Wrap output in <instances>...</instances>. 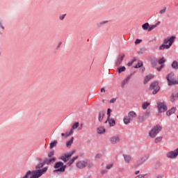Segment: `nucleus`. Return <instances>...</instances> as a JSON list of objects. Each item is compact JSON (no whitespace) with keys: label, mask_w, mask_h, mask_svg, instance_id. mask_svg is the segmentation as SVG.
Wrapping results in <instances>:
<instances>
[{"label":"nucleus","mask_w":178,"mask_h":178,"mask_svg":"<svg viewBox=\"0 0 178 178\" xmlns=\"http://www.w3.org/2000/svg\"><path fill=\"white\" fill-rule=\"evenodd\" d=\"M175 40H176V36H170L169 38H165L163 40V44L160 46V51H163V49H169L173 45L175 42Z\"/></svg>","instance_id":"nucleus-1"},{"label":"nucleus","mask_w":178,"mask_h":178,"mask_svg":"<svg viewBox=\"0 0 178 178\" xmlns=\"http://www.w3.org/2000/svg\"><path fill=\"white\" fill-rule=\"evenodd\" d=\"M67 167L63 162L58 161L54 163V168L56 170H54V173H63L66 170Z\"/></svg>","instance_id":"nucleus-2"},{"label":"nucleus","mask_w":178,"mask_h":178,"mask_svg":"<svg viewBox=\"0 0 178 178\" xmlns=\"http://www.w3.org/2000/svg\"><path fill=\"white\" fill-rule=\"evenodd\" d=\"M48 170V167H44L41 170H35L31 171V175L29 178H40L42 177L44 173H47Z\"/></svg>","instance_id":"nucleus-3"},{"label":"nucleus","mask_w":178,"mask_h":178,"mask_svg":"<svg viewBox=\"0 0 178 178\" xmlns=\"http://www.w3.org/2000/svg\"><path fill=\"white\" fill-rule=\"evenodd\" d=\"M161 130H162V127H161V125L157 124L154 126L149 133V137H151L152 138H155V137H156V135L159 134Z\"/></svg>","instance_id":"nucleus-4"},{"label":"nucleus","mask_w":178,"mask_h":178,"mask_svg":"<svg viewBox=\"0 0 178 178\" xmlns=\"http://www.w3.org/2000/svg\"><path fill=\"white\" fill-rule=\"evenodd\" d=\"M137 118V113L134 112V111H131L128 113V116L124 117V124H129L130 123L131 120H133V119Z\"/></svg>","instance_id":"nucleus-5"},{"label":"nucleus","mask_w":178,"mask_h":178,"mask_svg":"<svg viewBox=\"0 0 178 178\" xmlns=\"http://www.w3.org/2000/svg\"><path fill=\"white\" fill-rule=\"evenodd\" d=\"M149 90H153L152 94L155 95V94H158L159 90H161V87H159V83L158 81H154L150 84Z\"/></svg>","instance_id":"nucleus-6"},{"label":"nucleus","mask_w":178,"mask_h":178,"mask_svg":"<svg viewBox=\"0 0 178 178\" xmlns=\"http://www.w3.org/2000/svg\"><path fill=\"white\" fill-rule=\"evenodd\" d=\"M157 108L160 113H163V112L168 111V106H166L165 102H159L157 103Z\"/></svg>","instance_id":"nucleus-7"},{"label":"nucleus","mask_w":178,"mask_h":178,"mask_svg":"<svg viewBox=\"0 0 178 178\" xmlns=\"http://www.w3.org/2000/svg\"><path fill=\"white\" fill-rule=\"evenodd\" d=\"M173 77V73H170L166 76V80L168 86H175L177 84V81L175 80Z\"/></svg>","instance_id":"nucleus-8"},{"label":"nucleus","mask_w":178,"mask_h":178,"mask_svg":"<svg viewBox=\"0 0 178 178\" xmlns=\"http://www.w3.org/2000/svg\"><path fill=\"white\" fill-rule=\"evenodd\" d=\"M166 156L170 159H176V158L178 156V147L173 151L168 152L166 154Z\"/></svg>","instance_id":"nucleus-9"},{"label":"nucleus","mask_w":178,"mask_h":178,"mask_svg":"<svg viewBox=\"0 0 178 178\" xmlns=\"http://www.w3.org/2000/svg\"><path fill=\"white\" fill-rule=\"evenodd\" d=\"M134 73H136V72L131 73L128 76H127V78L125 79H124L122 81V83H121L122 88H124V86H126V84L128 83L129 81H130V79H131V77L133 76H134Z\"/></svg>","instance_id":"nucleus-10"},{"label":"nucleus","mask_w":178,"mask_h":178,"mask_svg":"<svg viewBox=\"0 0 178 178\" xmlns=\"http://www.w3.org/2000/svg\"><path fill=\"white\" fill-rule=\"evenodd\" d=\"M88 165V163L86 161H80L76 163V168L78 169H84Z\"/></svg>","instance_id":"nucleus-11"},{"label":"nucleus","mask_w":178,"mask_h":178,"mask_svg":"<svg viewBox=\"0 0 178 178\" xmlns=\"http://www.w3.org/2000/svg\"><path fill=\"white\" fill-rule=\"evenodd\" d=\"M43 161L44 162V165H54V163L56 162V157H52L50 159L46 158Z\"/></svg>","instance_id":"nucleus-12"},{"label":"nucleus","mask_w":178,"mask_h":178,"mask_svg":"<svg viewBox=\"0 0 178 178\" xmlns=\"http://www.w3.org/2000/svg\"><path fill=\"white\" fill-rule=\"evenodd\" d=\"M124 54H122L120 56H118V57L117 58L116 60H115V66L119 67L120 66L122 62H123V59H124Z\"/></svg>","instance_id":"nucleus-13"},{"label":"nucleus","mask_w":178,"mask_h":178,"mask_svg":"<svg viewBox=\"0 0 178 178\" xmlns=\"http://www.w3.org/2000/svg\"><path fill=\"white\" fill-rule=\"evenodd\" d=\"M120 141V137L119 136H112L110 138V143L111 144H118Z\"/></svg>","instance_id":"nucleus-14"},{"label":"nucleus","mask_w":178,"mask_h":178,"mask_svg":"<svg viewBox=\"0 0 178 178\" xmlns=\"http://www.w3.org/2000/svg\"><path fill=\"white\" fill-rule=\"evenodd\" d=\"M148 158H149V154H145L142 157L140 161H138V166H140V165H143V163L147 162Z\"/></svg>","instance_id":"nucleus-15"},{"label":"nucleus","mask_w":178,"mask_h":178,"mask_svg":"<svg viewBox=\"0 0 178 178\" xmlns=\"http://www.w3.org/2000/svg\"><path fill=\"white\" fill-rule=\"evenodd\" d=\"M145 120H147V118L145 117L144 113H139L138 116V122L139 123H144Z\"/></svg>","instance_id":"nucleus-16"},{"label":"nucleus","mask_w":178,"mask_h":178,"mask_svg":"<svg viewBox=\"0 0 178 178\" xmlns=\"http://www.w3.org/2000/svg\"><path fill=\"white\" fill-rule=\"evenodd\" d=\"M122 156L125 163H130V162L133 161V158L129 154H123Z\"/></svg>","instance_id":"nucleus-17"},{"label":"nucleus","mask_w":178,"mask_h":178,"mask_svg":"<svg viewBox=\"0 0 178 178\" xmlns=\"http://www.w3.org/2000/svg\"><path fill=\"white\" fill-rule=\"evenodd\" d=\"M106 111L102 110L99 111V115H98V120L99 122H102L104 120V117L105 116Z\"/></svg>","instance_id":"nucleus-18"},{"label":"nucleus","mask_w":178,"mask_h":178,"mask_svg":"<svg viewBox=\"0 0 178 178\" xmlns=\"http://www.w3.org/2000/svg\"><path fill=\"white\" fill-rule=\"evenodd\" d=\"M74 152H76V150H73L69 153L64 154V155H65L67 162V161H69L70 159V158H72V156H73V154H74Z\"/></svg>","instance_id":"nucleus-19"},{"label":"nucleus","mask_w":178,"mask_h":178,"mask_svg":"<svg viewBox=\"0 0 178 178\" xmlns=\"http://www.w3.org/2000/svg\"><path fill=\"white\" fill-rule=\"evenodd\" d=\"M176 112V107H172L171 109L168 110L166 112L167 116H170V115H173Z\"/></svg>","instance_id":"nucleus-20"},{"label":"nucleus","mask_w":178,"mask_h":178,"mask_svg":"<svg viewBox=\"0 0 178 178\" xmlns=\"http://www.w3.org/2000/svg\"><path fill=\"white\" fill-rule=\"evenodd\" d=\"M79 159V156H74L70 161L67 162V165L68 166H72V165L74 163V161H76V159Z\"/></svg>","instance_id":"nucleus-21"},{"label":"nucleus","mask_w":178,"mask_h":178,"mask_svg":"<svg viewBox=\"0 0 178 178\" xmlns=\"http://www.w3.org/2000/svg\"><path fill=\"white\" fill-rule=\"evenodd\" d=\"M151 79H154L153 75L149 74V75L146 76L145 77L144 84H147L148 83V81H149L151 80Z\"/></svg>","instance_id":"nucleus-22"},{"label":"nucleus","mask_w":178,"mask_h":178,"mask_svg":"<svg viewBox=\"0 0 178 178\" xmlns=\"http://www.w3.org/2000/svg\"><path fill=\"white\" fill-rule=\"evenodd\" d=\"M44 166H45V163H44V161H43V162L38 163V164L35 166V169H36V170H41L40 168H44Z\"/></svg>","instance_id":"nucleus-23"},{"label":"nucleus","mask_w":178,"mask_h":178,"mask_svg":"<svg viewBox=\"0 0 178 178\" xmlns=\"http://www.w3.org/2000/svg\"><path fill=\"white\" fill-rule=\"evenodd\" d=\"M73 140H74V138L72 137L71 139L66 143L67 148H70V147H72V144H73Z\"/></svg>","instance_id":"nucleus-24"},{"label":"nucleus","mask_w":178,"mask_h":178,"mask_svg":"<svg viewBox=\"0 0 178 178\" xmlns=\"http://www.w3.org/2000/svg\"><path fill=\"white\" fill-rule=\"evenodd\" d=\"M172 69L177 70L178 69V62L177 60H174L171 65Z\"/></svg>","instance_id":"nucleus-25"},{"label":"nucleus","mask_w":178,"mask_h":178,"mask_svg":"<svg viewBox=\"0 0 178 178\" xmlns=\"http://www.w3.org/2000/svg\"><path fill=\"white\" fill-rule=\"evenodd\" d=\"M105 131H106V129L103 127H100L97 129V133L99 134H104V133H105Z\"/></svg>","instance_id":"nucleus-26"},{"label":"nucleus","mask_w":178,"mask_h":178,"mask_svg":"<svg viewBox=\"0 0 178 178\" xmlns=\"http://www.w3.org/2000/svg\"><path fill=\"white\" fill-rule=\"evenodd\" d=\"M165 62H166V59H165V58H163V57L157 60V63H159V65H163V63H165Z\"/></svg>","instance_id":"nucleus-27"},{"label":"nucleus","mask_w":178,"mask_h":178,"mask_svg":"<svg viewBox=\"0 0 178 178\" xmlns=\"http://www.w3.org/2000/svg\"><path fill=\"white\" fill-rule=\"evenodd\" d=\"M149 27V23H148V22H145V24H143L142 25L143 30H145V31L148 30Z\"/></svg>","instance_id":"nucleus-28"},{"label":"nucleus","mask_w":178,"mask_h":178,"mask_svg":"<svg viewBox=\"0 0 178 178\" xmlns=\"http://www.w3.org/2000/svg\"><path fill=\"white\" fill-rule=\"evenodd\" d=\"M149 105H150L149 102H145L144 103H143L142 104V108L145 111V109H147V108H148Z\"/></svg>","instance_id":"nucleus-29"},{"label":"nucleus","mask_w":178,"mask_h":178,"mask_svg":"<svg viewBox=\"0 0 178 178\" xmlns=\"http://www.w3.org/2000/svg\"><path fill=\"white\" fill-rule=\"evenodd\" d=\"M122 72H126V67L122 66V67H119L118 68V72L119 73V74H120Z\"/></svg>","instance_id":"nucleus-30"},{"label":"nucleus","mask_w":178,"mask_h":178,"mask_svg":"<svg viewBox=\"0 0 178 178\" xmlns=\"http://www.w3.org/2000/svg\"><path fill=\"white\" fill-rule=\"evenodd\" d=\"M151 65H152V67H155V66H156V65H158V60L156 58L152 60Z\"/></svg>","instance_id":"nucleus-31"},{"label":"nucleus","mask_w":178,"mask_h":178,"mask_svg":"<svg viewBox=\"0 0 178 178\" xmlns=\"http://www.w3.org/2000/svg\"><path fill=\"white\" fill-rule=\"evenodd\" d=\"M143 66V62L141 60H138V63L134 66L135 69H139V67H142Z\"/></svg>","instance_id":"nucleus-32"},{"label":"nucleus","mask_w":178,"mask_h":178,"mask_svg":"<svg viewBox=\"0 0 178 178\" xmlns=\"http://www.w3.org/2000/svg\"><path fill=\"white\" fill-rule=\"evenodd\" d=\"M108 123H109V126L112 127L115 126V124H116V121H115V120L113 119H109Z\"/></svg>","instance_id":"nucleus-33"},{"label":"nucleus","mask_w":178,"mask_h":178,"mask_svg":"<svg viewBox=\"0 0 178 178\" xmlns=\"http://www.w3.org/2000/svg\"><path fill=\"white\" fill-rule=\"evenodd\" d=\"M56 144H58V141L56 140H54L52 143H51L49 146L50 149H52V148L56 147Z\"/></svg>","instance_id":"nucleus-34"},{"label":"nucleus","mask_w":178,"mask_h":178,"mask_svg":"<svg viewBox=\"0 0 178 178\" xmlns=\"http://www.w3.org/2000/svg\"><path fill=\"white\" fill-rule=\"evenodd\" d=\"M143 115H145V118H148L149 117V115H151V111L149 110H147L145 113H143Z\"/></svg>","instance_id":"nucleus-35"},{"label":"nucleus","mask_w":178,"mask_h":178,"mask_svg":"<svg viewBox=\"0 0 178 178\" xmlns=\"http://www.w3.org/2000/svg\"><path fill=\"white\" fill-rule=\"evenodd\" d=\"M79 122H74V124L72 125V127L71 129V130H74V129H77V127H79Z\"/></svg>","instance_id":"nucleus-36"},{"label":"nucleus","mask_w":178,"mask_h":178,"mask_svg":"<svg viewBox=\"0 0 178 178\" xmlns=\"http://www.w3.org/2000/svg\"><path fill=\"white\" fill-rule=\"evenodd\" d=\"M106 23H108V21H102L97 24V27H102V26H104V24H106Z\"/></svg>","instance_id":"nucleus-37"},{"label":"nucleus","mask_w":178,"mask_h":178,"mask_svg":"<svg viewBox=\"0 0 178 178\" xmlns=\"http://www.w3.org/2000/svg\"><path fill=\"white\" fill-rule=\"evenodd\" d=\"M60 159L64 162V163H66V162H67V160L66 159V156L65 154H63V156H61L60 157Z\"/></svg>","instance_id":"nucleus-38"},{"label":"nucleus","mask_w":178,"mask_h":178,"mask_svg":"<svg viewBox=\"0 0 178 178\" xmlns=\"http://www.w3.org/2000/svg\"><path fill=\"white\" fill-rule=\"evenodd\" d=\"M31 170L26 172V175L24 176V178H29L31 176Z\"/></svg>","instance_id":"nucleus-39"},{"label":"nucleus","mask_w":178,"mask_h":178,"mask_svg":"<svg viewBox=\"0 0 178 178\" xmlns=\"http://www.w3.org/2000/svg\"><path fill=\"white\" fill-rule=\"evenodd\" d=\"M112 112V110L111 108H108L107 109V118H108V120H109V119H111V113Z\"/></svg>","instance_id":"nucleus-40"},{"label":"nucleus","mask_w":178,"mask_h":178,"mask_svg":"<svg viewBox=\"0 0 178 178\" xmlns=\"http://www.w3.org/2000/svg\"><path fill=\"white\" fill-rule=\"evenodd\" d=\"M154 29H156V26H155V24L149 25L148 31H152L154 30Z\"/></svg>","instance_id":"nucleus-41"},{"label":"nucleus","mask_w":178,"mask_h":178,"mask_svg":"<svg viewBox=\"0 0 178 178\" xmlns=\"http://www.w3.org/2000/svg\"><path fill=\"white\" fill-rule=\"evenodd\" d=\"M161 141H162V137H157L155 140H154V143L156 144H158V143H161Z\"/></svg>","instance_id":"nucleus-42"},{"label":"nucleus","mask_w":178,"mask_h":178,"mask_svg":"<svg viewBox=\"0 0 178 178\" xmlns=\"http://www.w3.org/2000/svg\"><path fill=\"white\" fill-rule=\"evenodd\" d=\"M54 155H55V152L51 151L48 153L47 156H48V158H52V156H54Z\"/></svg>","instance_id":"nucleus-43"},{"label":"nucleus","mask_w":178,"mask_h":178,"mask_svg":"<svg viewBox=\"0 0 178 178\" xmlns=\"http://www.w3.org/2000/svg\"><path fill=\"white\" fill-rule=\"evenodd\" d=\"M171 102H175L176 101V97H175V93H172L170 97Z\"/></svg>","instance_id":"nucleus-44"},{"label":"nucleus","mask_w":178,"mask_h":178,"mask_svg":"<svg viewBox=\"0 0 178 178\" xmlns=\"http://www.w3.org/2000/svg\"><path fill=\"white\" fill-rule=\"evenodd\" d=\"M73 134V129H71L70 131L65 133V137H69L71 134Z\"/></svg>","instance_id":"nucleus-45"},{"label":"nucleus","mask_w":178,"mask_h":178,"mask_svg":"<svg viewBox=\"0 0 178 178\" xmlns=\"http://www.w3.org/2000/svg\"><path fill=\"white\" fill-rule=\"evenodd\" d=\"M112 168H113V163L107 165L106 166V169H107V170H109L112 169Z\"/></svg>","instance_id":"nucleus-46"},{"label":"nucleus","mask_w":178,"mask_h":178,"mask_svg":"<svg viewBox=\"0 0 178 178\" xmlns=\"http://www.w3.org/2000/svg\"><path fill=\"white\" fill-rule=\"evenodd\" d=\"M166 7H163V8L159 11L160 15H163V13L166 12Z\"/></svg>","instance_id":"nucleus-47"},{"label":"nucleus","mask_w":178,"mask_h":178,"mask_svg":"<svg viewBox=\"0 0 178 178\" xmlns=\"http://www.w3.org/2000/svg\"><path fill=\"white\" fill-rule=\"evenodd\" d=\"M144 52H145V48H142L138 51V54H139V55H143V54H144Z\"/></svg>","instance_id":"nucleus-48"},{"label":"nucleus","mask_w":178,"mask_h":178,"mask_svg":"<svg viewBox=\"0 0 178 178\" xmlns=\"http://www.w3.org/2000/svg\"><path fill=\"white\" fill-rule=\"evenodd\" d=\"M65 17H66V14H63V15H60L59 16V19L60 20H63L65 19Z\"/></svg>","instance_id":"nucleus-49"},{"label":"nucleus","mask_w":178,"mask_h":178,"mask_svg":"<svg viewBox=\"0 0 178 178\" xmlns=\"http://www.w3.org/2000/svg\"><path fill=\"white\" fill-rule=\"evenodd\" d=\"M142 40L141 39H136L135 41V45H138V44H140V42H142Z\"/></svg>","instance_id":"nucleus-50"},{"label":"nucleus","mask_w":178,"mask_h":178,"mask_svg":"<svg viewBox=\"0 0 178 178\" xmlns=\"http://www.w3.org/2000/svg\"><path fill=\"white\" fill-rule=\"evenodd\" d=\"M0 29H1L2 30H5V26H3V23L2 22V21H0Z\"/></svg>","instance_id":"nucleus-51"},{"label":"nucleus","mask_w":178,"mask_h":178,"mask_svg":"<svg viewBox=\"0 0 178 178\" xmlns=\"http://www.w3.org/2000/svg\"><path fill=\"white\" fill-rule=\"evenodd\" d=\"M102 156V154H97L96 156H95V159H101V157Z\"/></svg>","instance_id":"nucleus-52"},{"label":"nucleus","mask_w":178,"mask_h":178,"mask_svg":"<svg viewBox=\"0 0 178 178\" xmlns=\"http://www.w3.org/2000/svg\"><path fill=\"white\" fill-rule=\"evenodd\" d=\"M165 65H161L159 67H157V70L158 72H161V70H162V69H163Z\"/></svg>","instance_id":"nucleus-53"},{"label":"nucleus","mask_w":178,"mask_h":178,"mask_svg":"<svg viewBox=\"0 0 178 178\" xmlns=\"http://www.w3.org/2000/svg\"><path fill=\"white\" fill-rule=\"evenodd\" d=\"M93 167H94V163H88V168L89 169H91V168H93Z\"/></svg>","instance_id":"nucleus-54"},{"label":"nucleus","mask_w":178,"mask_h":178,"mask_svg":"<svg viewBox=\"0 0 178 178\" xmlns=\"http://www.w3.org/2000/svg\"><path fill=\"white\" fill-rule=\"evenodd\" d=\"M159 166H161V163L159 162H157L155 165V168L156 169H159Z\"/></svg>","instance_id":"nucleus-55"},{"label":"nucleus","mask_w":178,"mask_h":178,"mask_svg":"<svg viewBox=\"0 0 178 178\" xmlns=\"http://www.w3.org/2000/svg\"><path fill=\"white\" fill-rule=\"evenodd\" d=\"M101 173H102V175H105V173H108V170H102L101 171Z\"/></svg>","instance_id":"nucleus-56"},{"label":"nucleus","mask_w":178,"mask_h":178,"mask_svg":"<svg viewBox=\"0 0 178 178\" xmlns=\"http://www.w3.org/2000/svg\"><path fill=\"white\" fill-rule=\"evenodd\" d=\"M116 102V99H111L110 100V104H113V102Z\"/></svg>","instance_id":"nucleus-57"},{"label":"nucleus","mask_w":178,"mask_h":178,"mask_svg":"<svg viewBox=\"0 0 178 178\" xmlns=\"http://www.w3.org/2000/svg\"><path fill=\"white\" fill-rule=\"evenodd\" d=\"M60 45H62V42H60L58 43V45L57 46V49H59V48H60Z\"/></svg>","instance_id":"nucleus-58"},{"label":"nucleus","mask_w":178,"mask_h":178,"mask_svg":"<svg viewBox=\"0 0 178 178\" xmlns=\"http://www.w3.org/2000/svg\"><path fill=\"white\" fill-rule=\"evenodd\" d=\"M159 24H161L160 21L157 22L154 24V26H156V27H158V26H159Z\"/></svg>","instance_id":"nucleus-59"},{"label":"nucleus","mask_w":178,"mask_h":178,"mask_svg":"<svg viewBox=\"0 0 178 178\" xmlns=\"http://www.w3.org/2000/svg\"><path fill=\"white\" fill-rule=\"evenodd\" d=\"M123 170H124V168H120L118 169V172H123Z\"/></svg>","instance_id":"nucleus-60"},{"label":"nucleus","mask_w":178,"mask_h":178,"mask_svg":"<svg viewBox=\"0 0 178 178\" xmlns=\"http://www.w3.org/2000/svg\"><path fill=\"white\" fill-rule=\"evenodd\" d=\"M156 178H163V175H159L156 176Z\"/></svg>","instance_id":"nucleus-61"},{"label":"nucleus","mask_w":178,"mask_h":178,"mask_svg":"<svg viewBox=\"0 0 178 178\" xmlns=\"http://www.w3.org/2000/svg\"><path fill=\"white\" fill-rule=\"evenodd\" d=\"M128 66H132L133 65V61H131L129 63H128Z\"/></svg>","instance_id":"nucleus-62"},{"label":"nucleus","mask_w":178,"mask_h":178,"mask_svg":"<svg viewBox=\"0 0 178 178\" xmlns=\"http://www.w3.org/2000/svg\"><path fill=\"white\" fill-rule=\"evenodd\" d=\"M101 92H105V88H102L100 90Z\"/></svg>","instance_id":"nucleus-63"},{"label":"nucleus","mask_w":178,"mask_h":178,"mask_svg":"<svg viewBox=\"0 0 178 178\" xmlns=\"http://www.w3.org/2000/svg\"><path fill=\"white\" fill-rule=\"evenodd\" d=\"M139 173H140V171L138 170L135 171V175H138Z\"/></svg>","instance_id":"nucleus-64"}]
</instances>
